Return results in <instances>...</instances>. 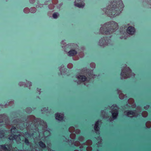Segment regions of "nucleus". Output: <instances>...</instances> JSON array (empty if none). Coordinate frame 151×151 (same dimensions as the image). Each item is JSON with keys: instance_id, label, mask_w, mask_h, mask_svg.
<instances>
[{"instance_id": "nucleus-1", "label": "nucleus", "mask_w": 151, "mask_h": 151, "mask_svg": "<svg viewBox=\"0 0 151 151\" xmlns=\"http://www.w3.org/2000/svg\"><path fill=\"white\" fill-rule=\"evenodd\" d=\"M123 3L121 0H114L111 4L105 9V13L111 17L118 15L122 11Z\"/></svg>"}, {"instance_id": "nucleus-2", "label": "nucleus", "mask_w": 151, "mask_h": 151, "mask_svg": "<svg viewBox=\"0 0 151 151\" xmlns=\"http://www.w3.org/2000/svg\"><path fill=\"white\" fill-rule=\"evenodd\" d=\"M118 28V24L115 22H107L101 25L99 34L109 35L115 31Z\"/></svg>"}, {"instance_id": "nucleus-3", "label": "nucleus", "mask_w": 151, "mask_h": 151, "mask_svg": "<svg viewBox=\"0 0 151 151\" xmlns=\"http://www.w3.org/2000/svg\"><path fill=\"white\" fill-rule=\"evenodd\" d=\"M90 71V72L88 73L89 77H88V78L85 76L82 75H80L76 77L78 80L76 81L78 84H80L82 82H85L84 85L87 86H88V84H87V83L88 82L90 78L91 77L94 78L96 76L95 75L93 74V71L92 70H91Z\"/></svg>"}, {"instance_id": "nucleus-4", "label": "nucleus", "mask_w": 151, "mask_h": 151, "mask_svg": "<svg viewBox=\"0 0 151 151\" xmlns=\"http://www.w3.org/2000/svg\"><path fill=\"white\" fill-rule=\"evenodd\" d=\"M134 73L131 72V70L129 68L126 67L122 70L121 78V79L127 78L131 76H134Z\"/></svg>"}, {"instance_id": "nucleus-5", "label": "nucleus", "mask_w": 151, "mask_h": 151, "mask_svg": "<svg viewBox=\"0 0 151 151\" xmlns=\"http://www.w3.org/2000/svg\"><path fill=\"white\" fill-rule=\"evenodd\" d=\"M119 108L116 105H114L109 107L110 112L111 114L112 117H110L109 119L110 122L116 119L119 113Z\"/></svg>"}, {"instance_id": "nucleus-6", "label": "nucleus", "mask_w": 151, "mask_h": 151, "mask_svg": "<svg viewBox=\"0 0 151 151\" xmlns=\"http://www.w3.org/2000/svg\"><path fill=\"white\" fill-rule=\"evenodd\" d=\"M142 109L140 107H138L136 110H127L124 112V114L128 117H137L139 115V113L141 111Z\"/></svg>"}, {"instance_id": "nucleus-7", "label": "nucleus", "mask_w": 151, "mask_h": 151, "mask_svg": "<svg viewBox=\"0 0 151 151\" xmlns=\"http://www.w3.org/2000/svg\"><path fill=\"white\" fill-rule=\"evenodd\" d=\"M112 44L111 40L107 37H103L100 39L98 43L99 46L104 47L106 46L111 45Z\"/></svg>"}, {"instance_id": "nucleus-8", "label": "nucleus", "mask_w": 151, "mask_h": 151, "mask_svg": "<svg viewBox=\"0 0 151 151\" xmlns=\"http://www.w3.org/2000/svg\"><path fill=\"white\" fill-rule=\"evenodd\" d=\"M77 139L78 141H76L74 143V144L76 146H78L81 145L80 142H82L85 139V137L82 135H80L78 137Z\"/></svg>"}, {"instance_id": "nucleus-9", "label": "nucleus", "mask_w": 151, "mask_h": 151, "mask_svg": "<svg viewBox=\"0 0 151 151\" xmlns=\"http://www.w3.org/2000/svg\"><path fill=\"white\" fill-rule=\"evenodd\" d=\"M101 123V120H98L96 122L95 124L94 129L97 134H99V131L100 129V126Z\"/></svg>"}, {"instance_id": "nucleus-10", "label": "nucleus", "mask_w": 151, "mask_h": 151, "mask_svg": "<svg viewBox=\"0 0 151 151\" xmlns=\"http://www.w3.org/2000/svg\"><path fill=\"white\" fill-rule=\"evenodd\" d=\"M21 135L19 134L18 135H14L13 134L10 135L9 137L10 140L15 139L17 141H19L21 140L20 137Z\"/></svg>"}, {"instance_id": "nucleus-11", "label": "nucleus", "mask_w": 151, "mask_h": 151, "mask_svg": "<svg viewBox=\"0 0 151 151\" xmlns=\"http://www.w3.org/2000/svg\"><path fill=\"white\" fill-rule=\"evenodd\" d=\"M75 5L79 8H83L84 6V4L82 0H75Z\"/></svg>"}, {"instance_id": "nucleus-12", "label": "nucleus", "mask_w": 151, "mask_h": 151, "mask_svg": "<svg viewBox=\"0 0 151 151\" xmlns=\"http://www.w3.org/2000/svg\"><path fill=\"white\" fill-rule=\"evenodd\" d=\"M64 115L63 114L58 113L55 114V119L59 121H63L64 119Z\"/></svg>"}, {"instance_id": "nucleus-13", "label": "nucleus", "mask_w": 151, "mask_h": 151, "mask_svg": "<svg viewBox=\"0 0 151 151\" xmlns=\"http://www.w3.org/2000/svg\"><path fill=\"white\" fill-rule=\"evenodd\" d=\"M33 135V133H32L31 134L30 133H29L28 132H26L25 133V134H24V137H25L24 142L26 144L28 145L29 144L28 140L27 138L31 137V136H32Z\"/></svg>"}, {"instance_id": "nucleus-14", "label": "nucleus", "mask_w": 151, "mask_h": 151, "mask_svg": "<svg viewBox=\"0 0 151 151\" xmlns=\"http://www.w3.org/2000/svg\"><path fill=\"white\" fill-rule=\"evenodd\" d=\"M127 32L130 35H132L135 32V29L134 28L132 27H129L127 29Z\"/></svg>"}, {"instance_id": "nucleus-15", "label": "nucleus", "mask_w": 151, "mask_h": 151, "mask_svg": "<svg viewBox=\"0 0 151 151\" xmlns=\"http://www.w3.org/2000/svg\"><path fill=\"white\" fill-rule=\"evenodd\" d=\"M128 102L129 105H128L127 104V105L129 106H131L132 108H135L136 107V105L134 104V101L132 99H129L128 100Z\"/></svg>"}, {"instance_id": "nucleus-16", "label": "nucleus", "mask_w": 151, "mask_h": 151, "mask_svg": "<svg viewBox=\"0 0 151 151\" xmlns=\"http://www.w3.org/2000/svg\"><path fill=\"white\" fill-rule=\"evenodd\" d=\"M77 51L74 49L70 50L68 52V55L69 56H72L76 55L77 53Z\"/></svg>"}, {"instance_id": "nucleus-17", "label": "nucleus", "mask_w": 151, "mask_h": 151, "mask_svg": "<svg viewBox=\"0 0 151 151\" xmlns=\"http://www.w3.org/2000/svg\"><path fill=\"white\" fill-rule=\"evenodd\" d=\"M92 143V141L90 139H88L85 142H84L82 144H81L82 146L83 145H88L90 146L91 145Z\"/></svg>"}, {"instance_id": "nucleus-18", "label": "nucleus", "mask_w": 151, "mask_h": 151, "mask_svg": "<svg viewBox=\"0 0 151 151\" xmlns=\"http://www.w3.org/2000/svg\"><path fill=\"white\" fill-rule=\"evenodd\" d=\"M101 115L102 117L104 118H108L109 117L108 114L105 111L101 110Z\"/></svg>"}, {"instance_id": "nucleus-19", "label": "nucleus", "mask_w": 151, "mask_h": 151, "mask_svg": "<svg viewBox=\"0 0 151 151\" xmlns=\"http://www.w3.org/2000/svg\"><path fill=\"white\" fill-rule=\"evenodd\" d=\"M118 93L119 94V98L121 99L124 98L125 96L122 93L121 91L119 90H117Z\"/></svg>"}, {"instance_id": "nucleus-20", "label": "nucleus", "mask_w": 151, "mask_h": 151, "mask_svg": "<svg viewBox=\"0 0 151 151\" xmlns=\"http://www.w3.org/2000/svg\"><path fill=\"white\" fill-rule=\"evenodd\" d=\"M1 151H9V147H7L4 145H1Z\"/></svg>"}, {"instance_id": "nucleus-21", "label": "nucleus", "mask_w": 151, "mask_h": 151, "mask_svg": "<svg viewBox=\"0 0 151 151\" xmlns=\"http://www.w3.org/2000/svg\"><path fill=\"white\" fill-rule=\"evenodd\" d=\"M43 135L45 137H47L50 135V133L49 131L46 130L43 132Z\"/></svg>"}, {"instance_id": "nucleus-22", "label": "nucleus", "mask_w": 151, "mask_h": 151, "mask_svg": "<svg viewBox=\"0 0 151 151\" xmlns=\"http://www.w3.org/2000/svg\"><path fill=\"white\" fill-rule=\"evenodd\" d=\"M60 71L61 74V75H62L63 73H65L66 71L65 70L64 68V66L63 65L61 66V68L60 69Z\"/></svg>"}, {"instance_id": "nucleus-23", "label": "nucleus", "mask_w": 151, "mask_h": 151, "mask_svg": "<svg viewBox=\"0 0 151 151\" xmlns=\"http://www.w3.org/2000/svg\"><path fill=\"white\" fill-rule=\"evenodd\" d=\"M39 146L42 148H45L46 147L45 145L42 141H40L39 143Z\"/></svg>"}, {"instance_id": "nucleus-24", "label": "nucleus", "mask_w": 151, "mask_h": 151, "mask_svg": "<svg viewBox=\"0 0 151 151\" xmlns=\"http://www.w3.org/2000/svg\"><path fill=\"white\" fill-rule=\"evenodd\" d=\"M5 116L4 114L0 115V123L2 122L5 118Z\"/></svg>"}, {"instance_id": "nucleus-25", "label": "nucleus", "mask_w": 151, "mask_h": 151, "mask_svg": "<svg viewBox=\"0 0 151 151\" xmlns=\"http://www.w3.org/2000/svg\"><path fill=\"white\" fill-rule=\"evenodd\" d=\"M17 132L16 128L14 127H12L11 129V132L12 134L15 133Z\"/></svg>"}, {"instance_id": "nucleus-26", "label": "nucleus", "mask_w": 151, "mask_h": 151, "mask_svg": "<svg viewBox=\"0 0 151 151\" xmlns=\"http://www.w3.org/2000/svg\"><path fill=\"white\" fill-rule=\"evenodd\" d=\"M41 111L42 113H47L48 112V108H43L41 109Z\"/></svg>"}, {"instance_id": "nucleus-27", "label": "nucleus", "mask_w": 151, "mask_h": 151, "mask_svg": "<svg viewBox=\"0 0 151 151\" xmlns=\"http://www.w3.org/2000/svg\"><path fill=\"white\" fill-rule=\"evenodd\" d=\"M68 130L70 132H74L75 130V129L74 127H71L69 128Z\"/></svg>"}, {"instance_id": "nucleus-28", "label": "nucleus", "mask_w": 151, "mask_h": 151, "mask_svg": "<svg viewBox=\"0 0 151 151\" xmlns=\"http://www.w3.org/2000/svg\"><path fill=\"white\" fill-rule=\"evenodd\" d=\"M146 127L148 128L151 127V122L150 121L147 122L146 123Z\"/></svg>"}, {"instance_id": "nucleus-29", "label": "nucleus", "mask_w": 151, "mask_h": 151, "mask_svg": "<svg viewBox=\"0 0 151 151\" xmlns=\"http://www.w3.org/2000/svg\"><path fill=\"white\" fill-rule=\"evenodd\" d=\"M142 115L143 117H146L148 115V113L146 111H144L142 113Z\"/></svg>"}, {"instance_id": "nucleus-30", "label": "nucleus", "mask_w": 151, "mask_h": 151, "mask_svg": "<svg viewBox=\"0 0 151 151\" xmlns=\"http://www.w3.org/2000/svg\"><path fill=\"white\" fill-rule=\"evenodd\" d=\"M70 137L71 139H74L76 137V135L74 133H71L70 135Z\"/></svg>"}, {"instance_id": "nucleus-31", "label": "nucleus", "mask_w": 151, "mask_h": 151, "mask_svg": "<svg viewBox=\"0 0 151 151\" xmlns=\"http://www.w3.org/2000/svg\"><path fill=\"white\" fill-rule=\"evenodd\" d=\"M34 119V116L31 115L29 116L28 118V121H33Z\"/></svg>"}, {"instance_id": "nucleus-32", "label": "nucleus", "mask_w": 151, "mask_h": 151, "mask_svg": "<svg viewBox=\"0 0 151 151\" xmlns=\"http://www.w3.org/2000/svg\"><path fill=\"white\" fill-rule=\"evenodd\" d=\"M36 9L35 8H32L30 10V12L32 13H34L36 12Z\"/></svg>"}, {"instance_id": "nucleus-33", "label": "nucleus", "mask_w": 151, "mask_h": 151, "mask_svg": "<svg viewBox=\"0 0 151 151\" xmlns=\"http://www.w3.org/2000/svg\"><path fill=\"white\" fill-rule=\"evenodd\" d=\"M59 15V14L58 13H55L53 15V17L55 19L57 18L58 16Z\"/></svg>"}, {"instance_id": "nucleus-34", "label": "nucleus", "mask_w": 151, "mask_h": 151, "mask_svg": "<svg viewBox=\"0 0 151 151\" xmlns=\"http://www.w3.org/2000/svg\"><path fill=\"white\" fill-rule=\"evenodd\" d=\"M29 11H30V10L27 8H25L24 9V12L26 13H29Z\"/></svg>"}, {"instance_id": "nucleus-35", "label": "nucleus", "mask_w": 151, "mask_h": 151, "mask_svg": "<svg viewBox=\"0 0 151 151\" xmlns=\"http://www.w3.org/2000/svg\"><path fill=\"white\" fill-rule=\"evenodd\" d=\"M32 109L30 107L27 108L26 109V111L27 113H30L32 111Z\"/></svg>"}, {"instance_id": "nucleus-36", "label": "nucleus", "mask_w": 151, "mask_h": 151, "mask_svg": "<svg viewBox=\"0 0 151 151\" xmlns=\"http://www.w3.org/2000/svg\"><path fill=\"white\" fill-rule=\"evenodd\" d=\"M97 140L98 141H99L98 142L97 145L100 144L102 140L101 138L100 137H99L97 138Z\"/></svg>"}, {"instance_id": "nucleus-37", "label": "nucleus", "mask_w": 151, "mask_h": 151, "mask_svg": "<svg viewBox=\"0 0 151 151\" xmlns=\"http://www.w3.org/2000/svg\"><path fill=\"white\" fill-rule=\"evenodd\" d=\"M90 67L92 68H95V64L93 63H92L90 64Z\"/></svg>"}, {"instance_id": "nucleus-38", "label": "nucleus", "mask_w": 151, "mask_h": 151, "mask_svg": "<svg viewBox=\"0 0 151 151\" xmlns=\"http://www.w3.org/2000/svg\"><path fill=\"white\" fill-rule=\"evenodd\" d=\"M86 150L87 151H91L92 150V148L91 146H88L86 147Z\"/></svg>"}, {"instance_id": "nucleus-39", "label": "nucleus", "mask_w": 151, "mask_h": 151, "mask_svg": "<svg viewBox=\"0 0 151 151\" xmlns=\"http://www.w3.org/2000/svg\"><path fill=\"white\" fill-rule=\"evenodd\" d=\"M75 132L76 134H79L81 133V131L79 129H76L75 130Z\"/></svg>"}, {"instance_id": "nucleus-40", "label": "nucleus", "mask_w": 151, "mask_h": 151, "mask_svg": "<svg viewBox=\"0 0 151 151\" xmlns=\"http://www.w3.org/2000/svg\"><path fill=\"white\" fill-rule=\"evenodd\" d=\"M73 66V65L71 63H69L67 65L68 67L70 69Z\"/></svg>"}, {"instance_id": "nucleus-41", "label": "nucleus", "mask_w": 151, "mask_h": 151, "mask_svg": "<svg viewBox=\"0 0 151 151\" xmlns=\"http://www.w3.org/2000/svg\"><path fill=\"white\" fill-rule=\"evenodd\" d=\"M150 107L149 105H146L144 107V108L145 109L147 110Z\"/></svg>"}, {"instance_id": "nucleus-42", "label": "nucleus", "mask_w": 151, "mask_h": 151, "mask_svg": "<svg viewBox=\"0 0 151 151\" xmlns=\"http://www.w3.org/2000/svg\"><path fill=\"white\" fill-rule=\"evenodd\" d=\"M19 84L20 86H21L24 85V83L23 82H20Z\"/></svg>"}, {"instance_id": "nucleus-43", "label": "nucleus", "mask_w": 151, "mask_h": 151, "mask_svg": "<svg viewBox=\"0 0 151 151\" xmlns=\"http://www.w3.org/2000/svg\"><path fill=\"white\" fill-rule=\"evenodd\" d=\"M4 136V134L2 133H1L0 134V137L2 138Z\"/></svg>"}, {"instance_id": "nucleus-44", "label": "nucleus", "mask_w": 151, "mask_h": 151, "mask_svg": "<svg viewBox=\"0 0 151 151\" xmlns=\"http://www.w3.org/2000/svg\"><path fill=\"white\" fill-rule=\"evenodd\" d=\"M64 141L66 142L70 141L68 139H67L66 138H65V139H64Z\"/></svg>"}, {"instance_id": "nucleus-45", "label": "nucleus", "mask_w": 151, "mask_h": 151, "mask_svg": "<svg viewBox=\"0 0 151 151\" xmlns=\"http://www.w3.org/2000/svg\"><path fill=\"white\" fill-rule=\"evenodd\" d=\"M29 84V86H32V83L31 82L28 81L27 83Z\"/></svg>"}, {"instance_id": "nucleus-46", "label": "nucleus", "mask_w": 151, "mask_h": 151, "mask_svg": "<svg viewBox=\"0 0 151 151\" xmlns=\"http://www.w3.org/2000/svg\"><path fill=\"white\" fill-rule=\"evenodd\" d=\"M40 90H41V89H39V88H37V91H39V94H40Z\"/></svg>"}, {"instance_id": "nucleus-47", "label": "nucleus", "mask_w": 151, "mask_h": 151, "mask_svg": "<svg viewBox=\"0 0 151 151\" xmlns=\"http://www.w3.org/2000/svg\"><path fill=\"white\" fill-rule=\"evenodd\" d=\"M34 0H30V1L31 3H34Z\"/></svg>"}, {"instance_id": "nucleus-48", "label": "nucleus", "mask_w": 151, "mask_h": 151, "mask_svg": "<svg viewBox=\"0 0 151 151\" xmlns=\"http://www.w3.org/2000/svg\"><path fill=\"white\" fill-rule=\"evenodd\" d=\"M120 38L121 39L124 38V39H126V38L125 37H121Z\"/></svg>"}, {"instance_id": "nucleus-49", "label": "nucleus", "mask_w": 151, "mask_h": 151, "mask_svg": "<svg viewBox=\"0 0 151 151\" xmlns=\"http://www.w3.org/2000/svg\"><path fill=\"white\" fill-rule=\"evenodd\" d=\"M12 101L9 102L8 103V104H9V105L10 104L12 103Z\"/></svg>"}, {"instance_id": "nucleus-50", "label": "nucleus", "mask_w": 151, "mask_h": 151, "mask_svg": "<svg viewBox=\"0 0 151 151\" xmlns=\"http://www.w3.org/2000/svg\"><path fill=\"white\" fill-rule=\"evenodd\" d=\"M74 151H79L78 150H75Z\"/></svg>"}, {"instance_id": "nucleus-51", "label": "nucleus", "mask_w": 151, "mask_h": 151, "mask_svg": "<svg viewBox=\"0 0 151 151\" xmlns=\"http://www.w3.org/2000/svg\"><path fill=\"white\" fill-rule=\"evenodd\" d=\"M64 42V41H62V42H61V43H62V44Z\"/></svg>"}, {"instance_id": "nucleus-52", "label": "nucleus", "mask_w": 151, "mask_h": 151, "mask_svg": "<svg viewBox=\"0 0 151 151\" xmlns=\"http://www.w3.org/2000/svg\"><path fill=\"white\" fill-rule=\"evenodd\" d=\"M63 45H65V43H64L63 44Z\"/></svg>"}, {"instance_id": "nucleus-53", "label": "nucleus", "mask_w": 151, "mask_h": 151, "mask_svg": "<svg viewBox=\"0 0 151 151\" xmlns=\"http://www.w3.org/2000/svg\"><path fill=\"white\" fill-rule=\"evenodd\" d=\"M62 4H60V5H62Z\"/></svg>"}, {"instance_id": "nucleus-54", "label": "nucleus", "mask_w": 151, "mask_h": 151, "mask_svg": "<svg viewBox=\"0 0 151 151\" xmlns=\"http://www.w3.org/2000/svg\"><path fill=\"white\" fill-rule=\"evenodd\" d=\"M99 144H98V145H99Z\"/></svg>"}, {"instance_id": "nucleus-55", "label": "nucleus", "mask_w": 151, "mask_h": 151, "mask_svg": "<svg viewBox=\"0 0 151 151\" xmlns=\"http://www.w3.org/2000/svg\"><path fill=\"white\" fill-rule=\"evenodd\" d=\"M6 105H7V104H6V105H5V106H6Z\"/></svg>"}, {"instance_id": "nucleus-56", "label": "nucleus", "mask_w": 151, "mask_h": 151, "mask_svg": "<svg viewBox=\"0 0 151 151\" xmlns=\"http://www.w3.org/2000/svg\"><path fill=\"white\" fill-rule=\"evenodd\" d=\"M97 151H99L98 150Z\"/></svg>"}]
</instances>
